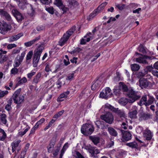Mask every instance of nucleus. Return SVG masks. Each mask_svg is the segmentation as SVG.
Returning a JSON list of instances; mask_svg holds the SVG:
<instances>
[{
  "instance_id": "nucleus-29",
  "label": "nucleus",
  "mask_w": 158,
  "mask_h": 158,
  "mask_svg": "<svg viewBox=\"0 0 158 158\" xmlns=\"http://www.w3.org/2000/svg\"><path fill=\"white\" fill-rule=\"evenodd\" d=\"M118 102L121 105L124 106L128 102H129V99H127L125 98H123L119 99Z\"/></svg>"
},
{
  "instance_id": "nucleus-18",
  "label": "nucleus",
  "mask_w": 158,
  "mask_h": 158,
  "mask_svg": "<svg viewBox=\"0 0 158 158\" xmlns=\"http://www.w3.org/2000/svg\"><path fill=\"white\" fill-rule=\"evenodd\" d=\"M70 92L69 91H67L62 93L57 99V101L58 102H61L64 100L63 98H66L67 97V95L69 94Z\"/></svg>"
},
{
  "instance_id": "nucleus-26",
  "label": "nucleus",
  "mask_w": 158,
  "mask_h": 158,
  "mask_svg": "<svg viewBox=\"0 0 158 158\" xmlns=\"http://www.w3.org/2000/svg\"><path fill=\"white\" fill-rule=\"evenodd\" d=\"M65 84L64 81L60 78L56 82V85H57V88L58 89H60L62 85H64Z\"/></svg>"
},
{
  "instance_id": "nucleus-10",
  "label": "nucleus",
  "mask_w": 158,
  "mask_h": 158,
  "mask_svg": "<svg viewBox=\"0 0 158 158\" xmlns=\"http://www.w3.org/2000/svg\"><path fill=\"white\" fill-rule=\"evenodd\" d=\"M154 57L148 56L144 55L143 57H140L136 59V61L137 62L143 64H148V62L146 61V59H149L150 60L154 59Z\"/></svg>"
},
{
  "instance_id": "nucleus-5",
  "label": "nucleus",
  "mask_w": 158,
  "mask_h": 158,
  "mask_svg": "<svg viewBox=\"0 0 158 158\" xmlns=\"http://www.w3.org/2000/svg\"><path fill=\"white\" fill-rule=\"evenodd\" d=\"M101 118L104 120L106 123L111 124L114 121V118L112 114L110 112H108L100 116Z\"/></svg>"
},
{
  "instance_id": "nucleus-11",
  "label": "nucleus",
  "mask_w": 158,
  "mask_h": 158,
  "mask_svg": "<svg viewBox=\"0 0 158 158\" xmlns=\"http://www.w3.org/2000/svg\"><path fill=\"white\" fill-rule=\"evenodd\" d=\"M10 30L9 26L6 23H5L0 24V33L2 34H5Z\"/></svg>"
},
{
  "instance_id": "nucleus-39",
  "label": "nucleus",
  "mask_w": 158,
  "mask_h": 158,
  "mask_svg": "<svg viewBox=\"0 0 158 158\" xmlns=\"http://www.w3.org/2000/svg\"><path fill=\"white\" fill-rule=\"evenodd\" d=\"M0 133L2 134V136L1 137H0V140L2 141H4L6 138V134L4 130L0 128Z\"/></svg>"
},
{
  "instance_id": "nucleus-24",
  "label": "nucleus",
  "mask_w": 158,
  "mask_h": 158,
  "mask_svg": "<svg viewBox=\"0 0 158 158\" xmlns=\"http://www.w3.org/2000/svg\"><path fill=\"white\" fill-rule=\"evenodd\" d=\"M147 98L146 95H144L142 97L141 100L138 103V104L140 106L146 104V105H147Z\"/></svg>"
},
{
  "instance_id": "nucleus-58",
  "label": "nucleus",
  "mask_w": 158,
  "mask_h": 158,
  "mask_svg": "<svg viewBox=\"0 0 158 158\" xmlns=\"http://www.w3.org/2000/svg\"><path fill=\"white\" fill-rule=\"evenodd\" d=\"M21 63V62H20L16 59H15V64H14V67H19Z\"/></svg>"
},
{
  "instance_id": "nucleus-37",
  "label": "nucleus",
  "mask_w": 158,
  "mask_h": 158,
  "mask_svg": "<svg viewBox=\"0 0 158 158\" xmlns=\"http://www.w3.org/2000/svg\"><path fill=\"white\" fill-rule=\"evenodd\" d=\"M60 147L58 146H56L52 152V154L54 157H56L59 151Z\"/></svg>"
},
{
  "instance_id": "nucleus-9",
  "label": "nucleus",
  "mask_w": 158,
  "mask_h": 158,
  "mask_svg": "<svg viewBox=\"0 0 158 158\" xmlns=\"http://www.w3.org/2000/svg\"><path fill=\"white\" fill-rule=\"evenodd\" d=\"M24 3L23 5L25 4L24 6L25 8H26L27 9V14L30 16H32L34 15V10L33 9L32 6L27 3V0H23Z\"/></svg>"
},
{
  "instance_id": "nucleus-62",
  "label": "nucleus",
  "mask_w": 158,
  "mask_h": 158,
  "mask_svg": "<svg viewBox=\"0 0 158 158\" xmlns=\"http://www.w3.org/2000/svg\"><path fill=\"white\" fill-rule=\"evenodd\" d=\"M56 141V139L54 138H52L51 141L49 145V146H52L54 147Z\"/></svg>"
},
{
  "instance_id": "nucleus-30",
  "label": "nucleus",
  "mask_w": 158,
  "mask_h": 158,
  "mask_svg": "<svg viewBox=\"0 0 158 158\" xmlns=\"http://www.w3.org/2000/svg\"><path fill=\"white\" fill-rule=\"evenodd\" d=\"M119 87L120 89H122L123 92H127L128 90L127 86L122 82H119Z\"/></svg>"
},
{
  "instance_id": "nucleus-41",
  "label": "nucleus",
  "mask_w": 158,
  "mask_h": 158,
  "mask_svg": "<svg viewBox=\"0 0 158 158\" xmlns=\"http://www.w3.org/2000/svg\"><path fill=\"white\" fill-rule=\"evenodd\" d=\"M148 97L149 99L148 102H147V105H148L152 104L153 103L155 98L149 95H148Z\"/></svg>"
},
{
  "instance_id": "nucleus-49",
  "label": "nucleus",
  "mask_w": 158,
  "mask_h": 158,
  "mask_svg": "<svg viewBox=\"0 0 158 158\" xmlns=\"http://www.w3.org/2000/svg\"><path fill=\"white\" fill-rule=\"evenodd\" d=\"M145 74L142 72H139L136 73L135 74L136 77L138 78H140L145 76Z\"/></svg>"
},
{
  "instance_id": "nucleus-36",
  "label": "nucleus",
  "mask_w": 158,
  "mask_h": 158,
  "mask_svg": "<svg viewBox=\"0 0 158 158\" xmlns=\"http://www.w3.org/2000/svg\"><path fill=\"white\" fill-rule=\"evenodd\" d=\"M153 66V67L152 65H148L146 66L145 68L144 69L145 72L147 73L148 72H149L152 73L154 70H153L154 68Z\"/></svg>"
},
{
  "instance_id": "nucleus-53",
  "label": "nucleus",
  "mask_w": 158,
  "mask_h": 158,
  "mask_svg": "<svg viewBox=\"0 0 158 158\" xmlns=\"http://www.w3.org/2000/svg\"><path fill=\"white\" fill-rule=\"evenodd\" d=\"M33 54L32 51H29L27 56L26 60H27L31 59L32 57Z\"/></svg>"
},
{
  "instance_id": "nucleus-7",
  "label": "nucleus",
  "mask_w": 158,
  "mask_h": 158,
  "mask_svg": "<svg viewBox=\"0 0 158 158\" xmlns=\"http://www.w3.org/2000/svg\"><path fill=\"white\" fill-rule=\"evenodd\" d=\"M12 12L18 22L21 23L22 20L24 19V17L17 10L15 9L12 10Z\"/></svg>"
},
{
  "instance_id": "nucleus-22",
  "label": "nucleus",
  "mask_w": 158,
  "mask_h": 158,
  "mask_svg": "<svg viewBox=\"0 0 158 158\" xmlns=\"http://www.w3.org/2000/svg\"><path fill=\"white\" fill-rule=\"evenodd\" d=\"M20 142V140H18L16 141H15L12 143V150L13 152L15 151L17 148Z\"/></svg>"
},
{
  "instance_id": "nucleus-4",
  "label": "nucleus",
  "mask_w": 158,
  "mask_h": 158,
  "mask_svg": "<svg viewBox=\"0 0 158 158\" xmlns=\"http://www.w3.org/2000/svg\"><path fill=\"white\" fill-rule=\"evenodd\" d=\"M94 129L93 125L89 123L84 124L81 127V133L85 136L91 135L94 131Z\"/></svg>"
},
{
  "instance_id": "nucleus-38",
  "label": "nucleus",
  "mask_w": 158,
  "mask_h": 158,
  "mask_svg": "<svg viewBox=\"0 0 158 158\" xmlns=\"http://www.w3.org/2000/svg\"><path fill=\"white\" fill-rule=\"evenodd\" d=\"M98 83V80H97L91 86V89L92 90L98 89L99 88Z\"/></svg>"
},
{
  "instance_id": "nucleus-57",
  "label": "nucleus",
  "mask_w": 158,
  "mask_h": 158,
  "mask_svg": "<svg viewBox=\"0 0 158 158\" xmlns=\"http://www.w3.org/2000/svg\"><path fill=\"white\" fill-rule=\"evenodd\" d=\"M5 55H2V53L0 52V63H2L4 60H6Z\"/></svg>"
},
{
  "instance_id": "nucleus-60",
  "label": "nucleus",
  "mask_w": 158,
  "mask_h": 158,
  "mask_svg": "<svg viewBox=\"0 0 158 158\" xmlns=\"http://www.w3.org/2000/svg\"><path fill=\"white\" fill-rule=\"evenodd\" d=\"M34 43L31 40L30 41L25 43L24 44L26 47H28L31 46Z\"/></svg>"
},
{
  "instance_id": "nucleus-23",
  "label": "nucleus",
  "mask_w": 158,
  "mask_h": 158,
  "mask_svg": "<svg viewBox=\"0 0 158 158\" xmlns=\"http://www.w3.org/2000/svg\"><path fill=\"white\" fill-rule=\"evenodd\" d=\"M99 6L98 7L97 9L95 10L92 13L90 14V15L87 17V19L89 20H91L98 13L99 11L98 10V8Z\"/></svg>"
},
{
  "instance_id": "nucleus-48",
  "label": "nucleus",
  "mask_w": 158,
  "mask_h": 158,
  "mask_svg": "<svg viewBox=\"0 0 158 158\" xmlns=\"http://www.w3.org/2000/svg\"><path fill=\"white\" fill-rule=\"evenodd\" d=\"M8 93L7 90L2 91L0 90V98L4 97L5 95H7Z\"/></svg>"
},
{
  "instance_id": "nucleus-40",
  "label": "nucleus",
  "mask_w": 158,
  "mask_h": 158,
  "mask_svg": "<svg viewBox=\"0 0 158 158\" xmlns=\"http://www.w3.org/2000/svg\"><path fill=\"white\" fill-rule=\"evenodd\" d=\"M30 129V127L29 126H27V128L25 129L24 131H20L18 133V136L22 137L25 135Z\"/></svg>"
},
{
  "instance_id": "nucleus-19",
  "label": "nucleus",
  "mask_w": 158,
  "mask_h": 158,
  "mask_svg": "<svg viewBox=\"0 0 158 158\" xmlns=\"http://www.w3.org/2000/svg\"><path fill=\"white\" fill-rule=\"evenodd\" d=\"M17 81L18 82L16 84L15 88L19 85L25 83L27 82V78L25 77L22 78H21L20 77H19L17 78Z\"/></svg>"
},
{
  "instance_id": "nucleus-32",
  "label": "nucleus",
  "mask_w": 158,
  "mask_h": 158,
  "mask_svg": "<svg viewBox=\"0 0 158 158\" xmlns=\"http://www.w3.org/2000/svg\"><path fill=\"white\" fill-rule=\"evenodd\" d=\"M68 143H67L64 144L61 151L60 153V155L59 158H62L65 151L68 147Z\"/></svg>"
},
{
  "instance_id": "nucleus-15",
  "label": "nucleus",
  "mask_w": 158,
  "mask_h": 158,
  "mask_svg": "<svg viewBox=\"0 0 158 158\" xmlns=\"http://www.w3.org/2000/svg\"><path fill=\"white\" fill-rule=\"evenodd\" d=\"M133 110L129 113V116L131 118H137V108L135 106L133 107Z\"/></svg>"
},
{
  "instance_id": "nucleus-46",
  "label": "nucleus",
  "mask_w": 158,
  "mask_h": 158,
  "mask_svg": "<svg viewBox=\"0 0 158 158\" xmlns=\"http://www.w3.org/2000/svg\"><path fill=\"white\" fill-rule=\"evenodd\" d=\"M54 3L58 7H60L63 4L61 0H54Z\"/></svg>"
},
{
  "instance_id": "nucleus-50",
  "label": "nucleus",
  "mask_w": 158,
  "mask_h": 158,
  "mask_svg": "<svg viewBox=\"0 0 158 158\" xmlns=\"http://www.w3.org/2000/svg\"><path fill=\"white\" fill-rule=\"evenodd\" d=\"M90 40V38L89 37L87 38L86 39L82 38L81 40L80 44H85L86 42H88Z\"/></svg>"
},
{
  "instance_id": "nucleus-13",
  "label": "nucleus",
  "mask_w": 158,
  "mask_h": 158,
  "mask_svg": "<svg viewBox=\"0 0 158 158\" xmlns=\"http://www.w3.org/2000/svg\"><path fill=\"white\" fill-rule=\"evenodd\" d=\"M139 86L142 88H145L148 86L149 82L146 79L140 78L139 80Z\"/></svg>"
},
{
  "instance_id": "nucleus-33",
  "label": "nucleus",
  "mask_w": 158,
  "mask_h": 158,
  "mask_svg": "<svg viewBox=\"0 0 158 158\" xmlns=\"http://www.w3.org/2000/svg\"><path fill=\"white\" fill-rule=\"evenodd\" d=\"M75 26H73L69 30V31H67L66 33L65 34H66L67 35L70 37L75 31Z\"/></svg>"
},
{
  "instance_id": "nucleus-63",
  "label": "nucleus",
  "mask_w": 158,
  "mask_h": 158,
  "mask_svg": "<svg viewBox=\"0 0 158 158\" xmlns=\"http://www.w3.org/2000/svg\"><path fill=\"white\" fill-rule=\"evenodd\" d=\"M17 46L16 45L14 44H9L7 46V48L8 49H11L13 48L16 47Z\"/></svg>"
},
{
  "instance_id": "nucleus-51",
  "label": "nucleus",
  "mask_w": 158,
  "mask_h": 158,
  "mask_svg": "<svg viewBox=\"0 0 158 158\" xmlns=\"http://www.w3.org/2000/svg\"><path fill=\"white\" fill-rule=\"evenodd\" d=\"M46 10L49 13L51 14H53L54 12V9L52 7H50L46 8Z\"/></svg>"
},
{
  "instance_id": "nucleus-14",
  "label": "nucleus",
  "mask_w": 158,
  "mask_h": 158,
  "mask_svg": "<svg viewBox=\"0 0 158 158\" xmlns=\"http://www.w3.org/2000/svg\"><path fill=\"white\" fill-rule=\"evenodd\" d=\"M115 109L113 112L116 113L122 119L126 118V114L123 110H120L118 108H116Z\"/></svg>"
},
{
  "instance_id": "nucleus-27",
  "label": "nucleus",
  "mask_w": 158,
  "mask_h": 158,
  "mask_svg": "<svg viewBox=\"0 0 158 158\" xmlns=\"http://www.w3.org/2000/svg\"><path fill=\"white\" fill-rule=\"evenodd\" d=\"M90 152L92 153V156L94 158H98V156L97 155L99 153V150L98 149L94 148Z\"/></svg>"
},
{
  "instance_id": "nucleus-6",
  "label": "nucleus",
  "mask_w": 158,
  "mask_h": 158,
  "mask_svg": "<svg viewBox=\"0 0 158 158\" xmlns=\"http://www.w3.org/2000/svg\"><path fill=\"white\" fill-rule=\"evenodd\" d=\"M111 89L109 87H106L99 94L100 97L105 99L110 97L112 94Z\"/></svg>"
},
{
  "instance_id": "nucleus-16",
  "label": "nucleus",
  "mask_w": 158,
  "mask_h": 158,
  "mask_svg": "<svg viewBox=\"0 0 158 158\" xmlns=\"http://www.w3.org/2000/svg\"><path fill=\"white\" fill-rule=\"evenodd\" d=\"M23 33H20L16 35H13L9 37L8 40L10 42H14L18 40L21 36H23Z\"/></svg>"
},
{
  "instance_id": "nucleus-52",
  "label": "nucleus",
  "mask_w": 158,
  "mask_h": 158,
  "mask_svg": "<svg viewBox=\"0 0 158 158\" xmlns=\"http://www.w3.org/2000/svg\"><path fill=\"white\" fill-rule=\"evenodd\" d=\"M121 89L119 88V87H115L114 89V93L117 95L120 92V90Z\"/></svg>"
},
{
  "instance_id": "nucleus-61",
  "label": "nucleus",
  "mask_w": 158,
  "mask_h": 158,
  "mask_svg": "<svg viewBox=\"0 0 158 158\" xmlns=\"http://www.w3.org/2000/svg\"><path fill=\"white\" fill-rule=\"evenodd\" d=\"M74 73H72L69 74L68 76L67 77V78H66V80H68L69 81H72L74 77Z\"/></svg>"
},
{
  "instance_id": "nucleus-17",
  "label": "nucleus",
  "mask_w": 158,
  "mask_h": 158,
  "mask_svg": "<svg viewBox=\"0 0 158 158\" xmlns=\"http://www.w3.org/2000/svg\"><path fill=\"white\" fill-rule=\"evenodd\" d=\"M143 136L147 140H150L152 137L151 132L150 130H147L144 132Z\"/></svg>"
},
{
  "instance_id": "nucleus-44",
  "label": "nucleus",
  "mask_w": 158,
  "mask_h": 158,
  "mask_svg": "<svg viewBox=\"0 0 158 158\" xmlns=\"http://www.w3.org/2000/svg\"><path fill=\"white\" fill-rule=\"evenodd\" d=\"M19 72V69L16 67H14L10 71V74L15 75L17 74Z\"/></svg>"
},
{
  "instance_id": "nucleus-20",
  "label": "nucleus",
  "mask_w": 158,
  "mask_h": 158,
  "mask_svg": "<svg viewBox=\"0 0 158 158\" xmlns=\"http://www.w3.org/2000/svg\"><path fill=\"white\" fill-rule=\"evenodd\" d=\"M69 37L66 35V34H64L62 38L59 41V44L61 46L64 45L67 41Z\"/></svg>"
},
{
  "instance_id": "nucleus-47",
  "label": "nucleus",
  "mask_w": 158,
  "mask_h": 158,
  "mask_svg": "<svg viewBox=\"0 0 158 158\" xmlns=\"http://www.w3.org/2000/svg\"><path fill=\"white\" fill-rule=\"evenodd\" d=\"M68 2L70 6H74L77 5V2L75 0H69Z\"/></svg>"
},
{
  "instance_id": "nucleus-54",
  "label": "nucleus",
  "mask_w": 158,
  "mask_h": 158,
  "mask_svg": "<svg viewBox=\"0 0 158 158\" xmlns=\"http://www.w3.org/2000/svg\"><path fill=\"white\" fill-rule=\"evenodd\" d=\"M44 4L48 5L51 2L52 0H40Z\"/></svg>"
},
{
  "instance_id": "nucleus-28",
  "label": "nucleus",
  "mask_w": 158,
  "mask_h": 158,
  "mask_svg": "<svg viewBox=\"0 0 158 158\" xmlns=\"http://www.w3.org/2000/svg\"><path fill=\"white\" fill-rule=\"evenodd\" d=\"M90 139L95 145H97L99 143V137L94 136H89Z\"/></svg>"
},
{
  "instance_id": "nucleus-1",
  "label": "nucleus",
  "mask_w": 158,
  "mask_h": 158,
  "mask_svg": "<svg viewBox=\"0 0 158 158\" xmlns=\"http://www.w3.org/2000/svg\"><path fill=\"white\" fill-rule=\"evenodd\" d=\"M44 49L43 45H41L38 46L34 51L33 58V64L34 67H35L37 66L41 54Z\"/></svg>"
},
{
  "instance_id": "nucleus-34",
  "label": "nucleus",
  "mask_w": 158,
  "mask_h": 158,
  "mask_svg": "<svg viewBox=\"0 0 158 158\" xmlns=\"http://www.w3.org/2000/svg\"><path fill=\"white\" fill-rule=\"evenodd\" d=\"M6 115L5 114H2L0 115V120L2 123L4 124H6L7 120L6 119Z\"/></svg>"
},
{
  "instance_id": "nucleus-59",
  "label": "nucleus",
  "mask_w": 158,
  "mask_h": 158,
  "mask_svg": "<svg viewBox=\"0 0 158 158\" xmlns=\"http://www.w3.org/2000/svg\"><path fill=\"white\" fill-rule=\"evenodd\" d=\"M116 6L119 10H122L124 8L125 5L123 4L122 5H120V4H117L116 5Z\"/></svg>"
},
{
  "instance_id": "nucleus-8",
  "label": "nucleus",
  "mask_w": 158,
  "mask_h": 158,
  "mask_svg": "<svg viewBox=\"0 0 158 158\" xmlns=\"http://www.w3.org/2000/svg\"><path fill=\"white\" fill-rule=\"evenodd\" d=\"M121 132L122 138L124 140L129 141L131 139L132 135L129 131L119 129Z\"/></svg>"
},
{
  "instance_id": "nucleus-3",
  "label": "nucleus",
  "mask_w": 158,
  "mask_h": 158,
  "mask_svg": "<svg viewBox=\"0 0 158 158\" xmlns=\"http://www.w3.org/2000/svg\"><path fill=\"white\" fill-rule=\"evenodd\" d=\"M127 95L129 98V102L131 103H133L139 99L141 96L139 92L135 91L132 89L128 90Z\"/></svg>"
},
{
  "instance_id": "nucleus-43",
  "label": "nucleus",
  "mask_w": 158,
  "mask_h": 158,
  "mask_svg": "<svg viewBox=\"0 0 158 158\" xmlns=\"http://www.w3.org/2000/svg\"><path fill=\"white\" fill-rule=\"evenodd\" d=\"M139 51L143 54L146 53V51L143 45L140 44L138 48Z\"/></svg>"
},
{
  "instance_id": "nucleus-35",
  "label": "nucleus",
  "mask_w": 158,
  "mask_h": 158,
  "mask_svg": "<svg viewBox=\"0 0 158 158\" xmlns=\"http://www.w3.org/2000/svg\"><path fill=\"white\" fill-rule=\"evenodd\" d=\"M131 70L133 71H138L140 69L139 65L136 64H131Z\"/></svg>"
},
{
  "instance_id": "nucleus-55",
  "label": "nucleus",
  "mask_w": 158,
  "mask_h": 158,
  "mask_svg": "<svg viewBox=\"0 0 158 158\" xmlns=\"http://www.w3.org/2000/svg\"><path fill=\"white\" fill-rule=\"evenodd\" d=\"M21 49V48H20L14 49L12 51V54H15L16 53H19L20 52Z\"/></svg>"
},
{
  "instance_id": "nucleus-45",
  "label": "nucleus",
  "mask_w": 158,
  "mask_h": 158,
  "mask_svg": "<svg viewBox=\"0 0 158 158\" xmlns=\"http://www.w3.org/2000/svg\"><path fill=\"white\" fill-rule=\"evenodd\" d=\"M64 112V110L59 112L58 113L54 115L53 118L56 119L58 118L59 117L62 115Z\"/></svg>"
},
{
  "instance_id": "nucleus-64",
  "label": "nucleus",
  "mask_w": 158,
  "mask_h": 158,
  "mask_svg": "<svg viewBox=\"0 0 158 158\" xmlns=\"http://www.w3.org/2000/svg\"><path fill=\"white\" fill-rule=\"evenodd\" d=\"M76 158H84V156L78 152H76Z\"/></svg>"
},
{
  "instance_id": "nucleus-2",
  "label": "nucleus",
  "mask_w": 158,
  "mask_h": 158,
  "mask_svg": "<svg viewBox=\"0 0 158 158\" xmlns=\"http://www.w3.org/2000/svg\"><path fill=\"white\" fill-rule=\"evenodd\" d=\"M21 91V88L18 89L15 92L12 96L14 102L17 104L18 107L19 106V105L23 102L24 100V96L20 94Z\"/></svg>"
},
{
  "instance_id": "nucleus-21",
  "label": "nucleus",
  "mask_w": 158,
  "mask_h": 158,
  "mask_svg": "<svg viewBox=\"0 0 158 158\" xmlns=\"http://www.w3.org/2000/svg\"><path fill=\"white\" fill-rule=\"evenodd\" d=\"M108 131L110 135L116 137L118 135L117 131L113 127H109L108 128Z\"/></svg>"
},
{
  "instance_id": "nucleus-56",
  "label": "nucleus",
  "mask_w": 158,
  "mask_h": 158,
  "mask_svg": "<svg viewBox=\"0 0 158 158\" xmlns=\"http://www.w3.org/2000/svg\"><path fill=\"white\" fill-rule=\"evenodd\" d=\"M30 144L29 143H27L25 147L24 151L22 152V154H23L24 155H25L27 150L28 149Z\"/></svg>"
},
{
  "instance_id": "nucleus-12",
  "label": "nucleus",
  "mask_w": 158,
  "mask_h": 158,
  "mask_svg": "<svg viewBox=\"0 0 158 158\" xmlns=\"http://www.w3.org/2000/svg\"><path fill=\"white\" fill-rule=\"evenodd\" d=\"M0 15L2 17H4L5 19L8 21H11L12 20L10 15L4 9H0Z\"/></svg>"
},
{
  "instance_id": "nucleus-42",
  "label": "nucleus",
  "mask_w": 158,
  "mask_h": 158,
  "mask_svg": "<svg viewBox=\"0 0 158 158\" xmlns=\"http://www.w3.org/2000/svg\"><path fill=\"white\" fill-rule=\"evenodd\" d=\"M105 107L106 108H107L110 110L111 111L113 112L114 111V110H115V109L116 108L108 103L106 104L105 105Z\"/></svg>"
},
{
  "instance_id": "nucleus-31",
  "label": "nucleus",
  "mask_w": 158,
  "mask_h": 158,
  "mask_svg": "<svg viewBox=\"0 0 158 158\" xmlns=\"http://www.w3.org/2000/svg\"><path fill=\"white\" fill-rule=\"evenodd\" d=\"M126 145L132 148H137L138 144L135 142H133L126 143Z\"/></svg>"
},
{
  "instance_id": "nucleus-25",
  "label": "nucleus",
  "mask_w": 158,
  "mask_h": 158,
  "mask_svg": "<svg viewBox=\"0 0 158 158\" xmlns=\"http://www.w3.org/2000/svg\"><path fill=\"white\" fill-rule=\"evenodd\" d=\"M41 73H38L33 78V81L35 84H37L40 81V78L41 77Z\"/></svg>"
}]
</instances>
